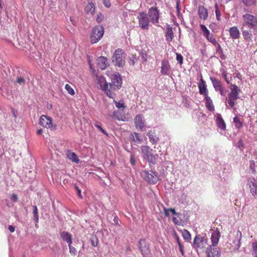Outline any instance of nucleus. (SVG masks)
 <instances>
[{"mask_svg":"<svg viewBox=\"0 0 257 257\" xmlns=\"http://www.w3.org/2000/svg\"><path fill=\"white\" fill-rule=\"evenodd\" d=\"M148 16L151 21L154 24L159 23V18L160 17L159 10L156 7H151L148 11Z\"/></svg>","mask_w":257,"mask_h":257,"instance_id":"9b49d317","label":"nucleus"},{"mask_svg":"<svg viewBox=\"0 0 257 257\" xmlns=\"http://www.w3.org/2000/svg\"><path fill=\"white\" fill-rule=\"evenodd\" d=\"M130 162L131 163L132 165H135V163H136V160H135V156L134 155H131V159H130Z\"/></svg>","mask_w":257,"mask_h":257,"instance_id":"5fc2aeb1","label":"nucleus"},{"mask_svg":"<svg viewBox=\"0 0 257 257\" xmlns=\"http://www.w3.org/2000/svg\"><path fill=\"white\" fill-rule=\"evenodd\" d=\"M134 121L135 126L137 129L140 131H143L145 128V121L143 118V115H137L135 117Z\"/></svg>","mask_w":257,"mask_h":257,"instance_id":"f8f14e48","label":"nucleus"},{"mask_svg":"<svg viewBox=\"0 0 257 257\" xmlns=\"http://www.w3.org/2000/svg\"><path fill=\"white\" fill-rule=\"evenodd\" d=\"M138 247L143 257H146L151 253L149 244L145 239H141L138 242Z\"/></svg>","mask_w":257,"mask_h":257,"instance_id":"9d476101","label":"nucleus"},{"mask_svg":"<svg viewBox=\"0 0 257 257\" xmlns=\"http://www.w3.org/2000/svg\"><path fill=\"white\" fill-rule=\"evenodd\" d=\"M233 120L236 128L238 129H240L242 128L243 126L242 122L240 120V119L237 117V116H235L233 118Z\"/></svg>","mask_w":257,"mask_h":257,"instance_id":"72a5a7b5","label":"nucleus"},{"mask_svg":"<svg viewBox=\"0 0 257 257\" xmlns=\"http://www.w3.org/2000/svg\"><path fill=\"white\" fill-rule=\"evenodd\" d=\"M85 12L87 14L93 15L95 11V7L93 3H89L85 7Z\"/></svg>","mask_w":257,"mask_h":257,"instance_id":"473e14b6","label":"nucleus"},{"mask_svg":"<svg viewBox=\"0 0 257 257\" xmlns=\"http://www.w3.org/2000/svg\"><path fill=\"white\" fill-rule=\"evenodd\" d=\"M103 18V15L101 14H99L97 15L96 20L98 23H100L102 20Z\"/></svg>","mask_w":257,"mask_h":257,"instance_id":"603ef678","label":"nucleus"},{"mask_svg":"<svg viewBox=\"0 0 257 257\" xmlns=\"http://www.w3.org/2000/svg\"><path fill=\"white\" fill-rule=\"evenodd\" d=\"M113 102L115 103V106L117 108H125L124 104L123 102H119V101L117 102V101H116L115 100H113Z\"/></svg>","mask_w":257,"mask_h":257,"instance_id":"49530a36","label":"nucleus"},{"mask_svg":"<svg viewBox=\"0 0 257 257\" xmlns=\"http://www.w3.org/2000/svg\"><path fill=\"white\" fill-rule=\"evenodd\" d=\"M68 246H69V248L70 253L73 255H75L77 253V250H76V248L72 246L71 245V244H70V245H68Z\"/></svg>","mask_w":257,"mask_h":257,"instance_id":"a18cd8bd","label":"nucleus"},{"mask_svg":"<svg viewBox=\"0 0 257 257\" xmlns=\"http://www.w3.org/2000/svg\"><path fill=\"white\" fill-rule=\"evenodd\" d=\"M198 15L201 19L206 20L208 16L207 9L203 6H200L198 8Z\"/></svg>","mask_w":257,"mask_h":257,"instance_id":"aec40b11","label":"nucleus"},{"mask_svg":"<svg viewBox=\"0 0 257 257\" xmlns=\"http://www.w3.org/2000/svg\"><path fill=\"white\" fill-rule=\"evenodd\" d=\"M138 58L136 55L131 54L128 56V63L131 65H134L135 63L138 62Z\"/></svg>","mask_w":257,"mask_h":257,"instance_id":"c9c22d12","label":"nucleus"},{"mask_svg":"<svg viewBox=\"0 0 257 257\" xmlns=\"http://www.w3.org/2000/svg\"><path fill=\"white\" fill-rule=\"evenodd\" d=\"M33 212L34 214V216L38 215V209L36 206H33Z\"/></svg>","mask_w":257,"mask_h":257,"instance_id":"864d4df0","label":"nucleus"},{"mask_svg":"<svg viewBox=\"0 0 257 257\" xmlns=\"http://www.w3.org/2000/svg\"><path fill=\"white\" fill-rule=\"evenodd\" d=\"M235 77L237 78V79H239V80H241L242 79V75H241V74L239 72L236 73V74H235Z\"/></svg>","mask_w":257,"mask_h":257,"instance_id":"13d9d810","label":"nucleus"},{"mask_svg":"<svg viewBox=\"0 0 257 257\" xmlns=\"http://www.w3.org/2000/svg\"><path fill=\"white\" fill-rule=\"evenodd\" d=\"M147 135L148 136L150 142L152 144H156L159 140V137L156 135V133L154 131H149Z\"/></svg>","mask_w":257,"mask_h":257,"instance_id":"6ab92c4d","label":"nucleus"},{"mask_svg":"<svg viewBox=\"0 0 257 257\" xmlns=\"http://www.w3.org/2000/svg\"><path fill=\"white\" fill-rule=\"evenodd\" d=\"M95 126L98 128L99 130L101 127V125H100V123L99 122H96L95 124Z\"/></svg>","mask_w":257,"mask_h":257,"instance_id":"0e129e2a","label":"nucleus"},{"mask_svg":"<svg viewBox=\"0 0 257 257\" xmlns=\"http://www.w3.org/2000/svg\"><path fill=\"white\" fill-rule=\"evenodd\" d=\"M98 67L102 70L104 69L108 65L107 59L105 57H100L97 59Z\"/></svg>","mask_w":257,"mask_h":257,"instance_id":"412c9836","label":"nucleus"},{"mask_svg":"<svg viewBox=\"0 0 257 257\" xmlns=\"http://www.w3.org/2000/svg\"><path fill=\"white\" fill-rule=\"evenodd\" d=\"M229 36L232 39H238L240 37V32L236 26H234L229 28Z\"/></svg>","mask_w":257,"mask_h":257,"instance_id":"a211bd4d","label":"nucleus"},{"mask_svg":"<svg viewBox=\"0 0 257 257\" xmlns=\"http://www.w3.org/2000/svg\"><path fill=\"white\" fill-rule=\"evenodd\" d=\"M242 34L244 40L248 43L252 40V34L250 30H243V27L241 28Z\"/></svg>","mask_w":257,"mask_h":257,"instance_id":"4be33fe9","label":"nucleus"},{"mask_svg":"<svg viewBox=\"0 0 257 257\" xmlns=\"http://www.w3.org/2000/svg\"><path fill=\"white\" fill-rule=\"evenodd\" d=\"M208 239L206 236L198 234L195 236L193 240V246L197 249L201 251H206L208 246Z\"/></svg>","mask_w":257,"mask_h":257,"instance_id":"7ed1b4c3","label":"nucleus"},{"mask_svg":"<svg viewBox=\"0 0 257 257\" xmlns=\"http://www.w3.org/2000/svg\"><path fill=\"white\" fill-rule=\"evenodd\" d=\"M142 177L147 181L150 184H156L159 181L158 173L154 172H151V173L147 171H143L141 172Z\"/></svg>","mask_w":257,"mask_h":257,"instance_id":"0eeeda50","label":"nucleus"},{"mask_svg":"<svg viewBox=\"0 0 257 257\" xmlns=\"http://www.w3.org/2000/svg\"><path fill=\"white\" fill-rule=\"evenodd\" d=\"M248 185L250 188V193L253 196L256 194L257 184L254 178H250L248 180Z\"/></svg>","mask_w":257,"mask_h":257,"instance_id":"f3484780","label":"nucleus"},{"mask_svg":"<svg viewBox=\"0 0 257 257\" xmlns=\"http://www.w3.org/2000/svg\"><path fill=\"white\" fill-rule=\"evenodd\" d=\"M182 236L184 239L188 241H190L191 239V235L189 231L186 229H184L182 232Z\"/></svg>","mask_w":257,"mask_h":257,"instance_id":"f704fd0d","label":"nucleus"},{"mask_svg":"<svg viewBox=\"0 0 257 257\" xmlns=\"http://www.w3.org/2000/svg\"><path fill=\"white\" fill-rule=\"evenodd\" d=\"M205 106L209 111L214 110V107L211 98L208 96H205Z\"/></svg>","mask_w":257,"mask_h":257,"instance_id":"c85d7f7f","label":"nucleus"},{"mask_svg":"<svg viewBox=\"0 0 257 257\" xmlns=\"http://www.w3.org/2000/svg\"><path fill=\"white\" fill-rule=\"evenodd\" d=\"M176 241L177 242L178 245V246L179 247L180 251L182 255H183L184 254V252L183 251V246L181 244V241L180 240V239H179V237L177 235H176Z\"/></svg>","mask_w":257,"mask_h":257,"instance_id":"ea45409f","label":"nucleus"},{"mask_svg":"<svg viewBox=\"0 0 257 257\" xmlns=\"http://www.w3.org/2000/svg\"><path fill=\"white\" fill-rule=\"evenodd\" d=\"M66 154L67 157L70 160L76 163H78L79 162V159L75 153L72 152L70 150H68Z\"/></svg>","mask_w":257,"mask_h":257,"instance_id":"b1692460","label":"nucleus"},{"mask_svg":"<svg viewBox=\"0 0 257 257\" xmlns=\"http://www.w3.org/2000/svg\"><path fill=\"white\" fill-rule=\"evenodd\" d=\"M210 80H211L213 86V87L214 88L216 91H217L218 89H219L220 88L222 87V85L221 84V81L217 79L215 77H210Z\"/></svg>","mask_w":257,"mask_h":257,"instance_id":"bb28decb","label":"nucleus"},{"mask_svg":"<svg viewBox=\"0 0 257 257\" xmlns=\"http://www.w3.org/2000/svg\"><path fill=\"white\" fill-rule=\"evenodd\" d=\"M91 244L94 247H96L98 245V240L96 236H93L91 237Z\"/></svg>","mask_w":257,"mask_h":257,"instance_id":"79ce46f5","label":"nucleus"},{"mask_svg":"<svg viewBox=\"0 0 257 257\" xmlns=\"http://www.w3.org/2000/svg\"><path fill=\"white\" fill-rule=\"evenodd\" d=\"M243 23L242 27L247 26L248 28H254L257 26V17L253 15L246 13L242 16Z\"/></svg>","mask_w":257,"mask_h":257,"instance_id":"423d86ee","label":"nucleus"},{"mask_svg":"<svg viewBox=\"0 0 257 257\" xmlns=\"http://www.w3.org/2000/svg\"><path fill=\"white\" fill-rule=\"evenodd\" d=\"M230 92L228 94L227 103L230 107L236 110V108L234 107L235 100L239 98V94L241 90L236 85L232 84H230Z\"/></svg>","mask_w":257,"mask_h":257,"instance_id":"f03ea898","label":"nucleus"},{"mask_svg":"<svg viewBox=\"0 0 257 257\" xmlns=\"http://www.w3.org/2000/svg\"><path fill=\"white\" fill-rule=\"evenodd\" d=\"M104 34V29L101 26H97L93 28L90 35V42L92 44L98 42Z\"/></svg>","mask_w":257,"mask_h":257,"instance_id":"39448f33","label":"nucleus"},{"mask_svg":"<svg viewBox=\"0 0 257 257\" xmlns=\"http://www.w3.org/2000/svg\"><path fill=\"white\" fill-rule=\"evenodd\" d=\"M119 111H114L113 113V115L115 118H116L117 120H122L121 118H120L119 115Z\"/></svg>","mask_w":257,"mask_h":257,"instance_id":"3c124183","label":"nucleus"},{"mask_svg":"<svg viewBox=\"0 0 257 257\" xmlns=\"http://www.w3.org/2000/svg\"><path fill=\"white\" fill-rule=\"evenodd\" d=\"M171 71V67L168 60L164 59L161 62V73L164 75H168Z\"/></svg>","mask_w":257,"mask_h":257,"instance_id":"dca6fc26","label":"nucleus"},{"mask_svg":"<svg viewBox=\"0 0 257 257\" xmlns=\"http://www.w3.org/2000/svg\"><path fill=\"white\" fill-rule=\"evenodd\" d=\"M217 91H219L220 94L221 95H225V92L224 91L223 86L221 88H220L219 89H218Z\"/></svg>","mask_w":257,"mask_h":257,"instance_id":"4d7b16f0","label":"nucleus"},{"mask_svg":"<svg viewBox=\"0 0 257 257\" xmlns=\"http://www.w3.org/2000/svg\"><path fill=\"white\" fill-rule=\"evenodd\" d=\"M65 89L67 91L68 93H69L71 95H74L75 94L74 90L71 87V86L67 84L65 86Z\"/></svg>","mask_w":257,"mask_h":257,"instance_id":"58836bf2","label":"nucleus"},{"mask_svg":"<svg viewBox=\"0 0 257 257\" xmlns=\"http://www.w3.org/2000/svg\"><path fill=\"white\" fill-rule=\"evenodd\" d=\"M173 222L176 225H180L181 224V220L180 219H178L177 218H176L175 217H173L172 218Z\"/></svg>","mask_w":257,"mask_h":257,"instance_id":"09e8293b","label":"nucleus"},{"mask_svg":"<svg viewBox=\"0 0 257 257\" xmlns=\"http://www.w3.org/2000/svg\"><path fill=\"white\" fill-rule=\"evenodd\" d=\"M122 84V79L118 73H115L112 75L111 82L107 83L104 80L100 86L102 90L110 98H113L116 90L119 89Z\"/></svg>","mask_w":257,"mask_h":257,"instance_id":"f257e3e1","label":"nucleus"},{"mask_svg":"<svg viewBox=\"0 0 257 257\" xmlns=\"http://www.w3.org/2000/svg\"><path fill=\"white\" fill-rule=\"evenodd\" d=\"M200 28L201 31H202L203 33V35L205 36L206 34H208L209 33H210V31L207 29V28L204 25H200Z\"/></svg>","mask_w":257,"mask_h":257,"instance_id":"c03bdc74","label":"nucleus"},{"mask_svg":"<svg viewBox=\"0 0 257 257\" xmlns=\"http://www.w3.org/2000/svg\"><path fill=\"white\" fill-rule=\"evenodd\" d=\"M17 82L20 85H24L25 83V80L22 77H18L17 79Z\"/></svg>","mask_w":257,"mask_h":257,"instance_id":"8fccbe9b","label":"nucleus"},{"mask_svg":"<svg viewBox=\"0 0 257 257\" xmlns=\"http://www.w3.org/2000/svg\"><path fill=\"white\" fill-rule=\"evenodd\" d=\"M75 189L76 190V191L77 192V194L79 196V197L80 198H82V196L81 195V190L79 189L78 186H75Z\"/></svg>","mask_w":257,"mask_h":257,"instance_id":"6e6d98bb","label":"nucleus"},{"mask_svg":"<svg viewBox=\"0 0 257 257\" xmlns=\"http://www.w3.org/2000/svg\"><path fill=\"white\" fill-rule=\"evenodd\" d=\"M124 54L123 50L118 49L115 51L114 54L112 57L113 62L119 67H122L125 63L124 60Z\"/></svg>","mask_w":257,"mask_h":257,"instance_id":"6e6552de","label":"nucleus"},{"mask_svg":"<svg viewBox=\"0 0 257 257\" xmlns=\"http://www.w3.org/2000/svg\"><path fill=\"white\" fill-rule=\"evenodd\" d=\"M164 211L165 215L166 216H169V209L164 208Z\"/></svg>","mask_w":257,"mask_h":257,"instance_id":"680f3d73","label":"nucleus"},{"mask_svg":"<svg viewBox=\"0 0 257 257\" xmlns=\"http://www.w3.org/2000/svg\"><path fill=\"white\" fill-rule=\"evenodd\" d=\"M62 239L66 241L68 245L72 244V235L68 232L63 231L60 233Z\"/></svg>","mask_w":257,"mask_h":257,"instance_id":"a878e982","label":"nucleus"},{"mask_svg":"<svg viewBox=\"0 0 257 257\" xmlns=\"http://www.w3.org/2000/svg\"><path fill=\"white\" fill-rule=\"evenodd\" d=\"M39 123L44 127L51 128L52 126V119L45 115H42L40 116Z\"/></svg>","mask_w":257,"mask_h":257,"instance_id":"2eb2a0df","label":"nucleus"},{"mask_svg":"<svg viewBox=\"0 0 257 257\" xmlns=\"http://www.w3.org/2000/svg\"><path fill=\"white\" fill-rule=\"evenodd\" d=\"M252 247L253 250L252 255L254 257H257V242H252Z\"/></svg>","mask_w":257,"mask_h":257,"instance_id":"a19ab883","label":"nucleus"},{"mask_svg":"<svg viewBox=\"0 0 257 257\" xmlns=\"http://www.w3.org/2000/svg\"><path fill=\"white\" fill-rule=\"evenodd\" d=\"M198 86L199 88V92L200 94L205 96H208L209 92L207 88V85L205 81L203 79L201 74L200 82L198 83Z\"/></svg>","mask_w":257,"mask_h":257,"instance_id":"4468645a","label":"nucleus"},{"mask_svg":"<svg viewBox=\"0 0 257 257\" xmlns=\"http://www.w3.org/2000/svg\"><path fill=\"white\" fill-rule=\"evenodd\" d=\"M215 9L216 19L218 21H220L221 20V13L219 10L218 6L217 3L215 4Z\"/></svg>","mask_w":257,"mask_h":257,"instance_id":"4c0bfd02","label":"nucleus"},{"mask_svg":"<svg viewBox=\"0 0 257 257\" xmlns=\"http://www.w3.org/2000/svg\"><path fill=\"white\" fill-rule=\"evenodd\" d=\"M220 237V234L219 232H216L214 231L211 234V242H212V245L216 246V245L218 244L219 238Z\"/></svg>","mask_w":257,"mask_h":257,"instance_id":"5701e85b","label":"nucleus"},{"mask_svg":"<svg viewBox=\"0 0 257 257\" xmlns=\"http://www.w3.org/2000/svg\"><path fill=\"white\" fill-rule=\"evenodd\" d=\"M142 153L144 155L145 158L147 159L150 163L155 164L158 155L153 154V149L148 146H143L141 148Z\"/></svg>","mask_w":257,"mask_h":257,"instance_id":"20e7f679","label":"nucleus"},{"mask_svg":"<svg viewBox=\"0 0 257 257\" xmlns=\"http://www.w3.org/2000/svg\"><path fill=\"white\" fill-rule=\"evenodd\" d=\"M207 257H219L220 252L217 246H209L206 250Z\"/></svg>","mask_w":257,"mask_h":257,"instance_id":"ddd939ff","label":"nucleus"},{"mask_svg":"<svg viewBox=\"0 0 257 257\" xmlns=\"http://www.w3.org/2000/svg\"><path fill=\"white\" fill-rule=\"evenodd\" d=\"M221 76L224 78L226 83L227 84H231L230 83V81L229 78L228 77V73L225 70H223L221 73Z\"/></svg>","mask_w":257,"mask_h":257,"instance_id":"e433bc0d","label":"nucleus"},{"mask_svg":"<svg viewBox=\"0 0 257 257\" xmlns=\"http://www.w3.org/2000/svg\"><path fill=\"white\" fill-rule=\"evenodd\" d=\"M169 211L171 212L173 214H177L174 209L170 208V209H169Z\"/></svg>","mask_w":257,"mask_h":257,"instance_id":"774afa93","label":"nucleus"},{"mask_svg":"<svg viewBox=\"0 0 257 257\" xmlns=\"http://www.w3.org/2000/svg\"><path fill=\"white\" fill-rule=\"evenodd\" d=\"M43 132V130L42 128H40L39 130H38L37 131V134L38 135H41Z\"/></svg>","mask_w":257,"mask_h":257,"instance_id":"338daca9","label":"nucleus"},{"mask_svg":"<svg viewBox=\"0 0 257 257\" xmlns=\"http://www.w3.org/2000/svg\"><path fill=\"white\" fill-rule=\"evenodd\" d=\"M204 36L209 42L212 43L214 46L220 47L219 44L217 42L216 39L212 34L209 33L208 34H206Z\"/></svg>","mask_w":257,"mask_h":257,"instance_id":"7c9ffc66","label":"nucleus"},{"mask_svg":"<svg viewBox=\"0 0 257 257\" xmlns=\"http://www.w3.org/2000/svg\"><path fill=\"white\" fill-rule=\"evenodd\" d=\"M176 60L178 61L180 65H182L183 63V58L181 54L176 53Z\"/></svg>","mask_w":257,"mask_h":257,"instance_id":"de8ad7c7","label":"nucleus"},{"mask_svg":"<svg viewBox=\"0 0 257 257\" xmlns=\"http://www.w3.org/2000/svg\"><path fill=\"white\" fill-rule=\"evenodd\" d=\"M34 220H35V222H38V220H39V215H37L34 216Z\"/></svg>","mask_w":257,"mask_h":257,"instance_id":"69168bd1","label":"nucleus"},{"mask_svg":"<svg viewBox=\"0 0 257 257\" xmlns=\"http://www.w3.org/2000/svg\"><path fill=\"white\" fill-rule=\"evenodd\" d=\"M200 28L201 31H202L203 33V35L205 36L206 34H208L209 33H210V31L207 29V28L204 25H200Z\"/></svg>","mask_w":257,"mask_h":257,"instance_id":"37998d69","label":"nucleus"},{"mask_svg":"<svg viewBox=\"0 0 257 257\" xmlns=\"http://www.w3.org/2000/svg\"><path fill=\"white\" fill-rule=\"evenodd\" d=\"M236 235L237 236H239V241H240L241 240V235H242V234H241V232L239 230H237V233H236Z\"/></svg>","mask_w":257,"mask_h":257,"instance_id":"e2e57ef3","label":"nucleus"},{"mask_svg":"<svg viewBox=\"0 0 257 257\" xmlns=\"http://www.w3.org/2000/svg\"><path fill=\"white\" fill-rule=\"evenodd\" d=\"M216 124L217 126L222 130L226 129L225 123L220 115L216 117Z\"/></svg>","mask_w":257,"mask_h":257,"instance_id":"cd10ccee","label":"nucleus"},{"mask_svg":"<svg viewBox=\"0 0 257 257\" xmlns=\"http://www.w3.org/2000/svg\"><path fill=\"white\" fill-rule=\"evenodd\" d=\"M139 27L143 30H148L149 28V21L147 14L143 12L139 13L138 17Z\"/></svg>","mask_w":257,"mask_h":257,"instance_id":"1a4fd4ad","label":"nucleus"},{"mask_svg":"<svg viewBox=\"0 0 257 257\" xmlns=\"http://www.w3.org/2000/svg\"><path fill=\"white\" fill-rule=\"evenodd\" d=\"M131 139L135 143L140 144L142 142V139L140 135L136 132L133 133L131 135Z\"/></svg>","mask_w":257,"mask_h":257,"instance_id":"c756f323","label":"nucleus"},{"mask_svg":"<svg viewBox=\"0 0 257 257\" xmlns=\"http://www.w3.org/2000/svg\"><path fill=\"white\" fill-rule=\"evenodd\" d=\"M12 199L15 202L17 201L18 200L17 195L15 194H13L12 195Z\"/></svg>","mask_w":257,"mask_h":257,"instance_id":"052dcab7","label":"nucleus"},{"mask_svg":"<svg viewBox=\"0 0 257 257\" xmlns=\"http://www.w3.org/2000/svg\"><path fill=\"white\" fill-rule=\"evenodd\" d=\"M241 2L247 8L255 7L256 5V0H241Z\"/></svg>","mask_w":257,"mask_h":257,"instance_id":"2f4dec72","label":"nucleus"},{"mask_svg":"<svg viewBox=\"0 0 257 257\" xmlns=\"http://www.w3.org/2000/svg\"><path fill=\"white\" fill-rule=\"evenodd\" d=\"M8 229L11 232H14L15 231V227L12 225H9Z\"/></svg>","mask_w":257,"mask_h":257,"instance_id":"bf43d9fd","label":"nucleus"},{"mask_svg":"<svg viewBox=\"0 0 257 257\" xmlns=\"http://www.w3.org/2000/svg\"><path fill=\"white\" fill-rule=\"evenodd\" d=\"M165 37L166 41L169 42H171L174 38V34L172 28L170 26H168L166 28Z\"/></svg>","mask_w":257,"mask_h":257,"instance_id":"393cba45","label":"nucleus"}]
</instances>
